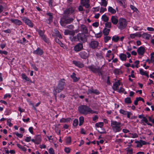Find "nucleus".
Listing matches in <instances>:
<instances>
[{
  "mask_svg": "<svg viewBox=\"0 0 154 154\" xmlns=\"http://www.w3.org/2000/svg\"><path fill=\"white\" fill-rule=\"evenodd\" d=\"M73 20L74 19L72 18H68L65 16H63L60 19V23L62 26L70 29H72L74 28V26L73 25L71 24L67 26L66 25L71 23L73 21Z\"/></svg>",
  "mask_w": 154,
  "mask_h": 154,
  "instance_id": "obj_1",
  "label": "nucleus"
},
{
  "mask_svg": "<svg viewBox=\"0 0 154 154\" xmlns=\"http://www.w3.org/2000/svg\"><path fill=\"white\" fill-rule=\"evenodd\" d=\"M65 80L63 79L60 80L57 86L54 89V92L55 96H56L57 93H59L63 90L65 83Z\"/></svg>",
  "mask_w": 154,
  "mask_h": 154,
  "instance_id": "obj_2",
  "label": "nucleus"
},
{
  "mask_svg": "<svg viewBox=\"0 0 154 154\" xmlns=\"http://www.w3.org/2000/svg\"><path fill=\"white\" fill-rule=\"evenodd\" d=\"M122 125L121 122L116 121H111V126L113 131L115 132L120 131L122 129L121 128Z\"/></svg>",
  "mask_w": 154,
  "mask_h": 154,
  "instance_id": "obj_3",
  "label": "nucleus"
},
{
  "mask_svg": "<svg viewBox=\"0 0 154 154\" xmlns=\"http://www.w3.org/2000/svg\"><path fill=\"white\" fill-rule=\"evenodd\" d=\"M90 108L87 106L82 105L79 107L78 110L80 113L86 115L89 113Z\"/></svg>",
  "mask_w": 154,
  "mask_h": 154,
  "instance_id": "obj_4",
  "label": "nucleus"
},
{
  "mask_svg": "<svg viewBox=\"0 0 154 154\" xmlns=\"http://www.w3.org/2000/svg\"><path fill=\"white\" fill-rule=\"evenodd\" d=\"M127 24V22L125 19L120 18L119 19L117 26L119 29L122 30L126 27Z\"/></svg>",
  "mask_w": 154,
  "mask_h": 154,
  "instance_id": "obj_5",
  "label": "nucleus"
},
{
  "mask_svg": "<svg viewBox=\"0 0 154 154\" xmlns=\"http://www.w3.org/2000/svg\"><path fill=\"white\" fill-rule=\"evenodd\" d=\"M76 36L78 41L85 42L87 40L86 36L83 33H79Z\"/></svg>",
  "mask_w": 154,
  "mask_h": 154,
  "instance_id": "obj_6",
  "label": "nucleus"
},
{
  "mask_svg": "<svg viewBox=\"0 0 154 154\" xmlns=\"http://www.w3.org/2000/svg\"><path fill=\"white\" fill-rule=\"evenodd\" d=\"M90 71H92L95 73H97L100 72V67L98 66H96L94 65H92L87 67Z\"/></svg>",
  "mask_w": 154,
  "mask_h": 154,
  "instance_id": "obj_7",
  "label": "nucleus"
},
{
  "mask_svg": "<svg viewBox=\"0 0 154 154\" xmlns=\"http://www.w3.org/2000/svg\"><path fill=\"white\" fill-rule=\"evenodd\" d=\"M98 45V42L95 40L91 41L89 44V47L93 49L97 48Z\"/></svg>",
  "mask_w": 154,
  "mask_h": 154,
  "instance_id": "obj_8",
  "label": "nucleus"
},
{
  "mask_svg": "<svg viewBox=\"0 0 154 154\" xmlns=\"http://www.w3.org/2000/svg\"><path fill=\"white\" fill-rule=\"evenodd\" d=\"M75 9L72 7H70L66 9L64 11V15L63 16H65L68 18L66 16L68 15L69 14L72 13L74 11Z\"/></svg>",
  "mask_w": 154,
  "mask_h": 154,
  "instance_id": "obj_9",
  "label": "nucleus"
},
{
  "mask_svg": "<svg viewBox=\"0 0 154 154\" xmlns=\"http://www.w3.org/2000/svg\"><path fill=\"white\" fill-rule=\"evenodd\" d=\"M83 48V44L81 43L78 44L74 48V50L75 51H79Z\"/></svg>",
  "mask_w": 154,
  "mask_h": 154,
  "instance_id": "obj_10",
  "label": "nucleus"
},
{
  "mask_svg": "<svg viewBox=\"0 0 154 154\" xmlns=\"http://www.w3.org/2000/svg\"><path fill=\"white\" fill-rule=\"evenodd\" d=\"M145 52V49L144 47L141 46L137 50V52L139 55H143Z\"/></svg>",
  "mask_w": 154,
  "mask_h": 154,
  "instance_id": "obj_11",
  "label": "nucleus"
},
{
  "mask_svg": "<svg viewBox=\"0 0 154 154\" xmlns=\"http://www.w3.org/2000/svg\"><path fill=\"white\" fill-rule=\"evenodd\" d=\"M89 0H80L81 3L86 8H88L90 6L89 4Z\"/></svg>",
  "mask_w": 154,
  "mask_h": 154,
  "instance_id": "obj_12",
  "label": "nucleus"
},
{
  "mask_svg": "<svg viewBox=\"0 0 154 154\" xmlns=\"http://www.w3.org/2000/svg\"><path fill=\"white\" fill-rule=\"evenodd\" d=\"M81 31L84 34H87L88 33V30L87 27L84 25H81L80 26Z\"/></svg>",
  "mask_w": 154,
  "mask_h": 154,
  "instance_id": "obj_13",
  "label": "nucleus"
},
{
  "mask_svg": "<svg viewBox=\"0 0 154 154\" xmlns=\"http://www.w3.org/2000/svg\"><path fill=\"white\" fill-rule=\"evenodd\" d=\"M38 34L43 39L45 42H47V40L45 36L44 35V31L41 30H38Z\"/></svg>",
  "mask_w": 154,
  "mask_h": 154,
  "instance_id": "obj_14",
  "label": "nucleus"
},
{
  "mask_svg": "<svg viewBox=\"0 0 154 154\" xmlns=\"http://www.w3.org/2000/svg\"><path fill=\"white\" fill-rule=\"evenodd\" d=\"M87 93L88 94H94L96 95H98L100 94V92L96 89H88L87 91Z\"/></svg>",
  "mask_w": 154,
  "mask_h": 154,
  "instance_id": "obj_15",
  "label": "nucleus"
},
{
  "mask_svg": "<svg viewBox=\"0 0 154 154\" xmlns=\"http://www.w3.org/2000/svg\"><path fill=\"white\" fill-rule=\"evenodd\" d=\"M119 20L118 17L116 16H112L111 18V21L114 25H116L119 22Z\"/></svg>",
  "mask_w": 154,
  "mask_h": 154,
  "instance_id": "obj_16",
  "label": "nucleus"
},
{
  "mask_svg": "<svg viewBox=\"0 0 154 154\" xmlns=\"http://www.w3.org/2000/svg\"><path fill=\"white\" fill-rule=\"evenodd\" d=\"M72 62L76 66L79 68H82L84 66V65L80 61H73Z\"/></svg>",
  "mask_w": 154,
  "mask_h": 154,
  "instance_id": "obj_17",
  "label": "nucleus"
},
{
  "mask_svg": "<svg viewBox=\"0 0 154 154\" xmlns=\"http://www.w3.org/2000/svg\"><path fill=\"white\" fill-rule=\"evenodd\" d=\"M75 32L74 30H69L68 29H66L64 32V34L65 35H69L72 36H74L75 35Z\"/></svg>",
  "mask_w": 154,
  "mask_h": 154,
  "instance_id": "obj_18",
  "label": "nucleus"
},
{
  "mask_svg": "<svg viewBox=\"0 0 154 154\" xmlns=\"http://www.w3.org/2000/svg\"><path fill=\"white\" fill-rule=\"evenodd\" d=\"M80 57L84 59H86L88 56V54L85 51H82L79 53Z\"/></svg>",
  "mask_w": 154,
  "mask_h": 154,
  "instance_id": "obj_19",
  "label": "nucleus"
},
{
  "mask_svg": "<svg viewBox=\"0 0 154 154\" xmlns=\"http://www.w3.org/2000/svg\"><path fill=\"white\" fill-rule=\"evenodd\" d=\"M23 20L24 21L25 23L28 25L30 27H33V24L31 22V21L29 20V19L24 18L23 19Z\"/></svg>",
  "mask_w": 154,
  "mask_h": 154,
  "instance_id": "obj_20",
  "label": "nucleus"
},
{
  "mask_svg": "<svg viewBox=\"0 0 154 154\" xmlns=\"http://www.w3.org/2000/svg\"><path fill=\"white\" fill-rule=\"evenodd\" d=\"M43 51L40 48H38L37 49L33 51V53L34 54H37L39 55H41L42 54Z\"/></svg>",
  "mask_w": 154,
  "mask_h": 154,
  "instance_id": "obj_21",
  "label": "nucleus"
},
{
  "mask_svg": "<svg viewBox=\"0 0 154 154\" xmlns=\"http://www.w3.org/2000/svg\"><path fill=\"white\" fill-rule=\"evenodd\" d=\"M10 20L12 23H15L16 25H20L22 24V22L20 20H18L16 19H10Z\"/></svg>",
  "mask_w": 154,
  "mask_h": 154,
  "instance_id": "obj_22",
  "label": "nucleus"
},
{
  "mask_svg": "<svg viewBox=\"0 0 154 154\" xmlns=\"http://www.w3.org/2000/svg\"><path fill=\"white\" fill-rule=\"evenodd\" d=\"M120 83L119 81H118L113 84V88L114 90H117L119 86L120 85Z\"/></svg>",
  "mask_w": 154,
  "mask_h": 154,
  "instance_id": "obj_23",
  "label": "nucleus"
},
{
  "mask_svg": "<svg viewBox=\"0 0 154 154\" xmlns=\"http://www.w3.org/2000/svg\"><path fill=\"white\" fill-rule=\"evenodd\" d=\"M21 76L22 78L23 79H25L26 81L29 82H32L29 78H28L25 74L22 73L21 74Z\"/></svg>",
  "mask_w": 154,
  "mask_h": 154,
  "instance_id": "obj_24",
  "label": "nucleus"
},
{
  "mask_svg": "<svg viewBox=\"0 0 154 154\" xmlns=\"http://www.w3.org/2000/svg\"><path fill=\"white\" fill-rule=\"evenodd\" d=\"M46 14L49 16V18H48L49 22L48 23L50 24L52 21L53 19V14L52 13H47Z\"/></svg>",
  "mask_w": 154,
  "mask_h": 154,
  "instance_id": "obj_25",
  "label": "nucleus"
},
{
  "mask_svg": "<svg viewBox=\"0 0 154 154\" xmlns=\"http://www.w3.org/2000/svg\"><path fill=\"white\" fill-rule=\"evenodd\" d=\"M71 77L73 79L74 82H76L78 81L79 79V78H78L76 77V74L74 72H73L72 75H71Z\"/></svg>",
  "mask_w": 154,
  "mask_h": 154,
  "instance_id": "obj_26",
  "label": "nucleus"
},
{
  "mask_svg": "<svg viewBox=\"0 0 154 154\" xmlns=\"http://www.w3.org/2000/svg\"><path fill=\"white\" fill-rule=\"evenodd\" d=\"M121 60L122 61H125L127 58L126 55L123 54H121L119 56Z\"/></svg>",
  "mask_w": 154,
  "mask_h": 154,
  "instance_id": "obj_27",
  "label": "nucleus"
},
{
  "mask_svg": "<svg viewBox=\"0 0 154 154\" xmlns=\"http://www.w3.org/2000/svg\"><path fill=\"white\" fill-rule=\"evenodd\" d=\"M110 29L105 28L103 31V33L104 35H109Z\"/></svg>",
  "mask_w": 154,
  "mask_h": 154,
  "instance_id": "obj_28",
  "label": "nucleus"
},
{
  "mask_svg": "<svg viewBox=\"0 0 154 154\" xmlns=\"http://www.w3.org/2000/svg\"><path fill=\"white\" fill-rule=\"evenodd\" d=\"M108 11L112 14H115L116 12V10L111 7H109Z\"/></svg>",
  "mask_w": 154,
  "mask_h": 154,
  "instance_id": "obj_29",
  "label": "nucleus"
},
{
  "mask_svg": "<svg viewBox=\"0 0 154 154\" xmlns=\"http://www.w3.org/2000/svg\"><path fill=\"white\" fill-rule=\"evenodd\" d=\"M71 119L70 118L67 119L62 118L60 120V122H69Z\"/></svg>",
  "mask_w": 154,
  "mask_h": 154,
  "instance_id": "obj_30",
  "label": "nucleus"
},
{
  "mask_svg": "<svg viewBox=\"0 0 154 154\" xmlns=\"http://www.w3.org/2000/svg\"><path fill=\"white\" fill-rule=\"evenodd\" d=\"M119 39V36L116 35L113 36L112 38V40L114 42H117Z\"/></svg>",
  "mask_w": 154,
  "mask_h": 154,
  "instance_id": "obj_31",
  "label": "nucleus"
},
{
  "mask_svg": "<svg viewBox=\"0 0 154 154\" xmlns=\"http://www.w3.org/2000/svg\"><path fill=\"white\" fill-rule=\"evenodd\" d=\"M79 126H81L83 124L84 122V117L82 116L80 117L79 118Z\"/></svg>",
  "mask_w": 154,
  "mask_h": 154,
  "instance_id": "obj_32",
  "label": "nucleus"
},
{
  "mask_svg": "<svg viewBox=\"0 0 154 154\" xmlns=\"http://www.w3.org/2000/svg\"><path fill=\"white\" fill-rule=\"evenodd\" d=\"M102 19L105 22H107L109 20L108 17L105 15H103L102 16Z\"/></svg>",
  "mask_w": 154,
  "mask_h": 154,
  "instance_id": "obj_33",
  "label": "nucleus"
},
{
  "mask_svg": "<svg viewBox=\"0 0 154 154\" xmlns=\"http://www.w3.org/2000/svg\"><path fill=\"white\" fill-rule=\"evenodd\" d=\"M125 102L126 103L128 104L131 103V101L130 97H128L125 98Z\"/></svg>",
  "mask_w": 154,
  "mask_h": 154,
  "instance_id": "obj_34",
  "label": "nucleus"
},
{
  "mask_svg": "<svg viewBox=\"0 0 154 154\" xmlns=\"http://www.w3.org/2000/svg\"><path fill=\"white\" fill-rule=\"evenodd\" d=\"M130 7L132 10H133L134 11L136 12V13H137L139 12L138 9L134 6L132 5H130Z\"/></svg>",
  "mask_w": 154,
  "mask_h": 154,
  "instance_id": "obj_35",
  "label": "nucleus"
},
{
  "mask_svg": "<svg viewBox=\"0 0 154 154\" xmlns=\"http://www.w3.org/2000/svg\"><path fill=\"white\" fill-rule=\"evenodd\" d=\"M144 38L147 39H149L151 37V35L149 34H147L146 33H144L143 35Z\"/></svg>",
  "mask_w": 154,
  "mask_h": 154,
  "instance_id": "obj_36",
  "label": "nucleus"
},
{
  "mask_svg": "<svg viewBox=\"0 0 154 154\" xmlns=\"http://www.w3.org/2000/svg\"><path fill=\"white\" fill-rule=\"evenodd\" d=\"M107 3L106 0H102L101 5V6L106 7L107 5Z\"/></svg>",
  "mask_w": 154,
  "mask_h": 154,
  "instance_id": "obj_37",
  "label": "nucleus"
},
{
  "mask_svg": "<svg viewBox=\"0 0 154 154\" xmlns=\"http://www.w3.org/2000/svg\"><path fill=\"white\" fill-rule=\"evenodd\" d=\"M111 38V37L110 36H106L104 37V39L105 43H106L110 40Z\"/></svg>",
  "mask_w": 154,
  "mask_h": 154,
  "instance_id": "obj_38",
  "label": "nucleus"
},
{
  "mask_svg": "<svg viewBox=\"0 0 154 154\" xmlns=\"http://www.w3.org/2000/svg\"><path fill=\"white\" fill-rule=\"evenodd\" d=\"M135 142V143H137V147H141L142 146V145L141 144V142H140V140L139 141H136Z\"/></svg>",
  "mask_w": 154,
  "mask_h": 154,
  "instance_id": "obj_39",
  "label": "nucleus"
},
{
  "mask_svg": "<svg viewBox=\"0 0 154 154\" xmlns=\"http://www.w3.org/2000/svg\"><path fill=\"white\" fill-rule=\"evenodd\" d=\"M105 25L106 27L110 28L111 27V23L110 22H107L105 23Z\"/></svg>",
  "mask_w": 154,
  "mask_h": 154,
  "instance_id": "obj_40",
  "label": "nucleus"
},
{
  "mask_svg": "<svg viewBox=\"0 0 154 154\" xmlns=\"http://www.w3.org/2000/svg\"><path fill=\"white\" fill-rule=\"evenodd\" d=\"M103 123L102 122H100L99 123H97L95 124L96 126L101 128L103 126Z\"/></svg>",
  "mask_w": 154,
  "mask_h": 154,
  "instance_id": "obj_41",
  "label": "nucleus"
},
{
  "mask_svg": "<svg viewBox=\"0 0 154 154\" xmlns=\"http://www.w3.org/2000/svg\"><path fill=\"white\" fill-rule=\"evenodd\" d=\"M78 124V121L77 119H75L73 121V125L76 126Z\"/></svg>",
  "mask_w": 154,
  "mask_h": 154,
  "instance_id": "obj_42",
  "label": "nucleus"
},
{
  "mask_svg": "<svg viewBox=\"0 0 154 154\" xmlns=\"http://www.w3.org/2000/svg\"><path fill=\"white\" fill-rule=\"evenodd\" d=\"M71 142V137H67L66 140V143H67L69 144Z\"/></svg>",
  "mask_w": 154,
  "mask_h": 154,
  "instance_id": "obj_43",
  "label": "nucleus"
},
{
  "mask_svg": "<svg viewBox=\"0 0 154 154\" xmlns=\"http://www.w3.org/2000/svg\"><path fill=\"white\" fill-rule=\"evenodd\" d=\"M76 36H73L72 38H70L71 41L72 42L78 41Z\"/></svg>",
  "mask_w": 154,
  "mask_h": 154,
  "instance_id": "obj_44",
  "label": "nucleus"
},
{
  "mask_svg": "<svg viewBox=\"0 0 154 154\" xmlns=\"http://www.w3.org/2000/svg\"><path fill=\"white\" fill-rule=\"evenodd\" d=\"M91 113L92 114L95 113L96 114H98V112L97 111H95L92 110L91 109V108H90V109L89 112V113Z\"/></svg>",
  "mask_w": 154,
  "mask_h": 154,
  "instance_id": "obj_45",
  "label": "nucleus"
},
{
  "mask_svg": "<svg viewBox=\"0 0 154 154\" xmlns=\"http://www.w3.org/2000/svg\"><path fill=\"white\" fill-rule=\"evenodd\" d=\"M127 112L125 111L122 109H120V113L125 115H127Z\"/></svg>",
  "mask_w": 154,
  "mask_h": 154,
  "instance_id": "obj_46",
  "label": "nucleus"
},
{
  "mask_svg": "<svg viewBox=\"0 0 154 154\" xmlns=\"http://www.w3.org/2000/svg\"><path fill=\"white\" fill-rule=\"evenodd\" d=\"M143 119L141 120V122L143 123V122H145L146 123H147L148 120L145 117H143Z\"/></svg>",
  "mask_w": 154,
  "mask_h": 154,
  "instance_id": "obj_47",
  "label": "nucleus"
},
{
  "mask_svg": "<svg viewBox=\"0 0 154 154\" xmlns=\"http://www.w3.org/2000/svg\"><path fill=\"white\" fill-rule=\"evenodd\" d=\"M49 152L50 154H54L53 149L51 148L49 150Z\"/></svg>",
  "mask_w": 154,
  "mask_h": 154,
  "instance_id": "obj_48",
  "label": "nucleus"
},
{
  "mask_svg": "<svg viewBox=\"0 0 154 154\" xmlns=\"http://www.w3.org/2000/svg\"><path fill=\"white\" fill-rule=\"evenodd\" d=\"M93 26L96 27H97L99 25V23L97 22H95L93 23L92 24Z\"/></svg>",
  "mask_w": 154,
  "mask_h": 154,
  "instance_id": "obj_49",
  "label": "nucleus"
},
{
  "mask_svg": "<svg viewBox=\"0 0 154 154\" xmlns=\"http://www.w3.org/2000/svg\"><path fill=\"white\" fill-rule=\"evenodd\" d=\"M101 134H103L106 133V131H105V130L103 129H101L97 130Z\"/></svg>",
  "mask_w": 154,
  "mask_h": 154,
  "instance_id": "obj_50",
  "label": "nucleus"
},
{
  "mask_svg": "<svg viewBox=\"0 0 154 154\" xmlns=\"http://www.w3.org/2000/svg\"><path fill=\"white\" fill-rule=\"evenodd\" d=\"M64 150L66 152L69 153L70 152V149L69 148L66 147L65 148Z\"/></svg>",
  "mask_w": 154,
  "mask_h": 154,
  "instance_id": "obj_51",
  "label": "nucleus"
},
{
  "mask_svg": "<svg viewBox=\"0 0 154 154\" xmlns=\"http://www.w3.org/2000/svg\"><path fill=\"white\" fill-rule=\"evenodd\" d=\"M139 101V97L136 98V100L134 101V104L135 105H137L138 104V102Z\"/></svg>",
  "mask_w": 154,
  "mask_h": 154,
  "instance_id": "obj_52",
  "label": "nucleus"
},
{
  "mask_svg": "<svg viewBox=\"0 0 154 154\" xmlns=\"http://www.w3.org/2000/svg\"><path fill=\"white\" fill-rule=\"evenodd\" d=\"M0 54H4L7 55L8 54V52L6 51H2L0 50Z\"/></svg>",
  "mask_w": 154,
  "mask_h": 154,
  "instance_id": "obj_53",
  "label": "nucleus"
},
{
  "mask_svg": "<svg viewBox=\"0 0 154 154\" xmlns=\"http://www.w3.org/2000/svg\"><path fill=\"white\" fill-rule=\"evenodd\" d=\"M140 73L142 75H144L146 72H144L143 69H140Z\"/></svg>",
  "mask_w": 154,
  "mask_h": 154,
  "instance_id": "obj_54",
  "label": "nucleus"
},
{
  "mask_svg": "<svg viewBox=\"0 0 154 154\" xmlns=\"http://www.w3.org/2000/svg\"><path fill=\"white\" fill-rule=\"evenodd\" d=\"M125 0H117L118 2L121 5H123V2H124Z\"/></svg>",
  "mask_w": 154,
  "mask_h": 154,
  "instance_id": "obj_55",
  "label": "nucleus"
},
{
  "mask_svg": "<svg viewBox=\"0 0 154 154\" xmlns=\"http://www.w3.org/2000/svg\"><path fill=\"white\" fill-rule=\"evenodd\" d=\"M14 134L20 138H22L23 137V135L22 134H19L18 132H16Z\"/></svg>",
  "mask_w": 154,
  "mask_h": 154,
  "instance_id": "obj_56",
  "label": "nucleus"
},
{
  "mask_svg": "<svg viewBox=\"0 0 154 154\" xmlns=\"http://www.w3.org/2000/svg\"><path fill=\"white\" fill-rule=\"evenodd\" d=\"M102 33L100 32L95 35V37L97 38L100 37L102 35Z\"/></svg>",
  "mask_w": 154,
  "mask_h": 154,
  "instance_id": "obj_57",
  "label": "nucleus"
},
{
  "mask_svg": "<svg viewBox=\"0 0 154 154\" xmlns=\"http://www.w3.org/2000/svg\"><path fill=\"white\" fill-rule=\"evenodd\" d=\"M133 153V150L132 149H128L127 150V154H132Z\"/></svg>",
  "mask_w": 154,
  "mask_h": 154,
  "instance_id": "obj_58",
  "label": "nucleus"
},
{
  "mask_svg": "<svg viewBox=\"0 0 154 154\" xmlns=\"http://www.w3.org/2000/svg\"><path fill=\"white\" fill-rule=\"evenodd\" d=\"M148 119L149 121L154 124V119H152V117L150 116L148 117Z\"/></svg>",
  "mask_w": 154,
  "mask_h": 154,
  "instance_id": "obj_59",
  "label": "nucleus"
},
{
  "mask_svg": "<svg viewBox=\"0 0 154 154\" xmlns=\"http://www.w3.org/2000/svg\"><path fill=\"white\" fill-rule=\"evenodd\" d=\"M3 32L6 33H10L11 32V30L10 29H8L6 30H4Z\"/></svg>",
  "mask_w": 154,
  "mask_h": 154,
  "instance_id": "obj_60",
  "label": "nucleus"
},
{
  "mask_svg": "<svg viewBox=\"0 0 154 154\" xmlns=\"http://www.w3.org/2000/svg\"><path fill=\"white\" fill-rule=\"evenodd\" d=\"M150 60L152 63H154V56H152V54H151Z\"/></svg>",
  "mask_w": 154,
  "mask_h": 154,
  "instance_id": "obj_61",
  "label": "nucleus"
},
{
  "mask_svg": "<svg viewBox=\"0 0 154 154\" xmlns=\"http://www.w3.org/2000/svg\"><path fill=\"white\" fill-rule=\"evenodd\" d=\"M31 137H27L25 139L26 141L27 142H29L30 141Z\"/></svg>",
  "mask_w": 154,
  "mask_h": 154,
  "instance_id": "obj_62",
  "label": "nucleus"
},
{
  "mask_svg": "<svg viewBox=\"0 0 154 154\" xmlns=\"http://www.w3.org/2000/svg\"><path fill=\"white\" fill-rule=\"evenodd\" d=\"M106 10V8H104L103 7H101L100 8V12H103L105 11Z\"/></svg>",
  "mask_w": 154,
  "mask_h": 154,
  "instance_id": "obj_63",
  "label": "nucleus"
},
{
  "mask_svg": "<svg viewBox=\"0 0 154 154\" xmlns=\"http://www.w3.org/2000/svg\"><path fill=\"white\" fill-rule=\"evenodd\" d=\"M124 91V89L122 87H121L119 89L118 91L119 92H123Z\"/></svg>",
  "mask_w": 154,
  "mask_h": 154,
  "instance_id": "obj_64",
  "label": "nucleus"
}]
</instances>
